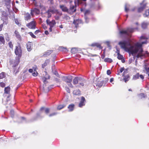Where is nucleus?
<instances>
[{
    "label": "nucleus",
    "instance_id": "obj_1",
    "mask_svg": "<svg viewBox=\"0 0 149 149\" xmlns=\"http://www.w3.org/2000/svg\"><path fill=\"white\" fill-rule=\"evenodd\" d=\"M147 42V41L146 40L142 42L141 43L137 42L134 45H132L131 44V41L129 39L127 40L120 41L119 42L118 44L122 48L128 52L129 54H137V57L141 58L144 56L142 45L143 44H146Z\"/></svg>",
    "mask_w": 149,
    "mask_h": 149
},
{
    "label": "nucleus",
    "instance_id": "obj_2",
    "mask_svg": "<svg viewBox=\"0 0 149 149\" xmlns=\"http://www.w3.org/2000/svg\"><path fill=\"white\" fill-rule=\"evenodd\" d=\"M72 79V76L70 75L63 77H62L63 80L66 82L69 86L71 87H72V85L71 83Z\"/></svg>",
    "mask_w": 149,
    "mask_h": 149
},
{
    "label": "nucleus",
    "instance_id": "obj_3",
    "mask_svg": "<svg viewBox=\"0 0 149 149\" xmlns=\"http://www.w3.org/2000/svg\"><path fill=\"white\" fill-rule=\"evenodd\" d=\"M134 29H138V28L136 27L135 28H128L126 30H123L120 31L121 34H124L126 35H129V33H132L134 31Z\"/></svg>",
    "mask_w": 149,
    "mask_h": 149
},
{
    "label": "nucleus",
    "instance_id": "obj_4",
    "mask_svg": "<svg viewBox=\"0 0 149 149\" xmlns=\"http://www.w3.org/2000/svg\"><path fill=\"white\" fill-rule=\"evenodd\" d=\"M46 22L49 26V31H50L51 32L52 31V28L56 24L55 20H53L52 21H50L49 19H48L46 20Z\"/></svg>",
    "mask_w": 149,
    "mask_h": 149
},
{
    "label": "nucleus",
    "instance_id": "obj_5",
    "mask_svg": "<svg viewBox=\"0 0 149 149\" xmlns=\"http://www.w3.org/2000/svg\"><path fill=\"white\" fill-rule=\"evenodd\" d=\"M36 23L34 20L26 24V26L29 28L35 29L36 28Z\"/></svg>",
    "mask_w": 149,
    "mask_h": 149
},
{
    "label": "nucleus",
    "instance_id": "obj_6",
    "mask_svg": "<svg viewBox=\"0 0 149 149\" xmlns=\"http://www.w3.org/2000/svg\"><path fill=\"white\" fill-rule=\"evenodd\" d=\"M15 52V54L19 56H21L22 55V51L20 46H16Z\"/></svg>",
    "mask_w": 149,
    "mask_h": 149
},
{
    "label": "nucleus",
    "instance_id": "obj_7",
    "mask_svg": "<svg viewBox=\"0 0 149 149\" xmlns=\"http://www.w3.org/2000/svg\"><path fill=\"white\" fill-rule=\"evenodd\" d=\"M76 6L75 4L74 5H71L70 6V8L68 9V13L72 14L73 13L75 12L76 10Z\"/></svg>",
    "mask_w": 149,
    "mask_h": 149
},
{
    "label": "nucleus",
    "instance_id": "obj_8",
    "mask_svg": "<svg viewBox=\"0 0 149 149\" xmlns=\"http://www.w3.org/2000/svg\"><path fill=\"white\" fill-rule=\"evenodd\" d=\"M40 10L36 8H34L31 10V14L32 17H33L34 14L38 15L40 14Z\"/></svg>",
    "mask_w": 149,
    "mask_h": 149
},
{
    "label": "nucleus",
    "instance_id": "obj_9",
    "mask_svg": "<svg viewBox=\"0 0 149 149\" xmlns=\"http://www.w3.org/2000/svg\"><path fill=\"white\" fill-rule=\"evenodd\" d=\"M82 81L84 82V79L80 77H76L73 79V83L74 84H76L80 82V81Z\"/></svg>",
    "mask_w": 149,
    "mask_h": 149
},
{
    "label": "nucleus",
    "instance_id": "obj_10",
    "mask_svg": "<svg viewBox=\"0 0 149 149\" xmlns=\"http://www.w3.org/2000/svg\"><path fill=\"white\" fill-rule=\"evenodd\" d=\"M43 77L42 78V80L43 81L44 83H45L46 81V80L49 79L50 78V76L47 74V72L45 71L43 73Z\"/></svg>",
    "mask_w": 149,
    "mask_h": 149
},
{
    "label": "nucleus",
    "instance_id": "obj_11",
    "mask_svg": "<svg viewBox=\"0 0 149 149\" xmlns=\"http://www.w3.org/2000/svg\"><path fill=\"white\" fill-rule=\"evenodd\" d=\"M55 13V10L52 9H49L48 11L46 12V13L47 14V17L49 18L51 17L52 14L54 13Z\"/></svg>",
    "mask_w": 149,
    "mask_h": 149
},
{
    "label": "nucleus",
    "instance_id": "obj_12",
    "mask_svg": "<svg viewBox=\"0 0 149 149\" xmlns=\"http://www.w3.org/2000/svg\"><path fill=\"white\" fill-rule=\"evenodd\" d=\"M145 1H143V2L141 3V7H139L138 9V12H141L144 9L146 8V4L144 2Z\"/></svg>",
    "mask_w": 149,
    "mask_h": 149
},
{
    "label": "nucleus",
    "instance_id": "obj_13",
    "mask_svg": "<svg viewBox=\"0 0 149 149\" xmlns=\"http://www.w3.org/2000/svg\"><path fill=\"white\" fill-rule=\"evenodd\" d=\"M139 77L142 79H144V76L142 75H139V73H137L136 75L133 76L132 79L134 80H136L138 79Z\"/></svg>",
    "mask_w": 149,
    "mask_h": 149
},
{
    "label": "nucleus",
    "instance_id": "obj_14",
    "mask_svg": "<svg viewBox=\"0 0 149 149\" xmlns=\"http://www.w3.org/2000/svg\"><path fill=\"white\" fill-rule=\"evenodd\" d=\"M85 100V98L83 97H81V100L80 103L79 104V106L80 107H81L85 105V103L84 102Z\"/></svg>",
    "mask_w": 149,
    "mask_h": 149
},
{
    "label": "nucleus",
    "instance_id": "obj_15",
    "mask_svg": "<svg viewBox=\"0 0 149 149\" xmlns=\"http://www.w3.org/2000/svg\"><path fill=\"white\" fill-rule=\"evenodd\" d=\"M60 8L63 11L68 13V9L65 5H60Z\"/></svg>",
    "mask_w": 149,
    "mask_h": 149
},
{
    "label": "nucleus",
    "instance_id": "obj_16",
    "mask_svg": "<svg viewBox=\"0 0 149 149\" xmlns=\"http://www.w3.org/2000/svg\"><path fill=\"white\" fill-rule=\"evenodd\" d=\"M31 18V15L29 13H26L24 14V18L25 20L28 21L30 20Z\"/></svg>",
    "mask_w": 149,
    "mask_h": 149
},
{
    "label": "nucleus",
    "instance_id": "obj_17",
    "mask_svg": "<svg viewBox=\"0 0 149 149\" xmlns=\"http://www.w3.org/2000/svg\"><path fill=\"white\" fill-rule=\"evenodd\" d=\"M10 1L11 0H5L4 1L5 3L6 6L8 10L10 8L11 6L10 5Z\"/></svg>",
    "mask_w": 149,
    "mask_h": 149
},
{
    "label": "nucleus",
    "instance_id": "obj_18",
    "mask_svg": "<svg viewBox=\"0 0 149 149\" xmlns=\"http://www.w3.org/2000/svg\"><path fill=\"white\" fill-rule=\"evenodd\" d=\"M81 20H74V21L73 22V24L75 25V27L77 28L78 26V24L81 23Z\"/></svg>",
    "mask_w": 149,
    "mask_h": 149
},
{
    "label": "nucleus",
    "instance_id": "obj_19",
    "mask_svg": "<svg viewBox=\"0 0 149 149\" xmlns=\"http://www.w3.org/2000/svg\"><path fill=\"white\" fill-rule=\"evenodd\" d=\"M1 19H8V15L5 11H3L2 13V15L1 17Z\"/></svg>",
    "mask_w": 149,
    "mask_h": 149
},
{
    "label": "nucleus",
    "instance_id": "obj_20",
    "mask_svg": "<svg viewBox=\"0 0 149 149\" xmlns=\"http://www.w3.org/2000/svg\"><path fill=\"white\" fill-rule=\"evenodd\" d=\"M15 33L16 38L20 41L21 40V37L19 33L17 31H15Z\"/></svg>",
    "mask_w": 149,
    "mask_h": 149
},
{
    "label": "nucleus",
    "instance_id": "obj_21",
    "mask_svg": "<svg viewBox=\"0 0 149 149\" xmlns=\"http://www.w3.org/2000/svg\"><path fill=\"white\" fill-rule=\"evenodd\" d=\"M91 46H96L97 47L99 48L100 49H101L102 47L101 46V45L98 43H94L91 44Z\"/></svg>",
    "mask_w": 149,
    "mask_h": 149
},
{
    "label": "nucleus",
    "instance_id": "obj_22",
    "mask_svg": "<svg viewBox=\"0 0 149 149\" xmlns=\"http://www.w3.org/2000/svg\"><path fill=\"white\" fill-rule=\"evenodd\" d=\"M27 48L29 51H30L32 49L31 45L30 42H28L27 44Z\"/></svg>",
    "mask_w": 149,
    "mask_h": 149
},
{
    "label": "nucleus",
    "instance_id": "obj_23",
    "mask_svg": "<svg viewBox=\"0 0 149 149\" xmlns=\"http://www.w3.org/2000/svg\"><path fill=\"white\" fill-rule=\"evenodd\" d=\"M10 91V88L9 86H8L5 88L4 89V93L6 94H9Z\"/></svg>",
    "mask_w": 149,
    "mask_h": 149
},
{
    "label": "nucleus",
    "instance_id": "obj_24",
    "mask_svg": "<svg viewBox=\"0 0 149 149\" xmlns=\"http://www.w3.org/2000/svg\"><path fill=\"white\" fill-rule=\"evenodd\" d=\"M52 52V51L49 50L45 52L43 55L44 56H47L49 55Z\"/></svg>",
    "mask_w": 149,
    "mask_h": 149
},
{
    "label": "nucleus",
    "instance_id": "obj_25",
    "mask_svg": "<svg viewBox=\"0 0 149 149\" xmlns=\"http://www.w3.org/2000/svg\"><path fill=\"white\" fill-rule=\"evenodd\" d=\"M74 106V105L73 104H71L69 106L68 108L69 109V111H72L73 110Z\"/></svg>",
    "mask_w": 149,
    "mask_h": 149
},
{
    "label": "nucleus",
    "instance_id": "obj_26",
    "mask_svg": "<svg viewBox=\"0 0 149 149\" xmlns=\"http://www.w3.org/2000/svg\"><path fill=\"white\" fill-rule=\"evenodd\" d=\"M5 40L3 37L0 36V44L1 45L2 44H4L5 43Z\"/></svg>",
    "mask_w": 149,
    "mask_h": 149
},
{
    "label": "nucleus",
    "instance_id": "obj_27",
    "mask_svg": "<svg viewBox=\"0 0 149 149\" xmlns=\"http://www.w3.org/2000/svg\"><path fill=\"white\" fill-rule=\"evenodd\" d=\"M50 62V61L49 60H46L45 63L42 65V68H44L45 66H46Z\"/></svg>",
    "mask_w": 149,
    "mask_h": 149
},
{
    "label": "nucleus",
    "instance_id": "obj_28",
    "mask_svg": "<svg viewBox=\"0 0 149 149\" xmlns=\"http://www.w3.org/2000/svg\"><path fill=\"white\" fill-rule=\"evenodd\" d=\"M73 94L74 95H80V92L79 90H75L73 91Z\"/></svg>",
    "mask_w": 149,
    "mask_h": 149
},
{
    "label": "nucleus",
    "instance_id": "obj_29",
    "mask_svg": "<svg viewBox=\"0 0 149 149\" xmlns=\"http://www.w3.org/2000/svg\"><path fill=\"white\" fill-rule=\"evenodd\" d=\"M148 24L147 23L143 22L141 24V27L143 29H146L148 26Z\"/></svg>",
    "mask_w": 149,
    "mask_h": 149
},
{
    "label": "nucleus",
    "instance_id": "obj_30",
    "mask_svg": "<svg viewBox=\"0 0 149 149\" xmlns=\"http://www.w3.org/2000/svg\"><path fill=\"white\" fill-rule=\"evenodd\" d=\"M129 79L130 76L128 75H127L125 76V77L123 79V80H124L125 82L126 83L129 80Z\"/></svg>",
    "mask_w": 149,
    "mask_h": 149
},
{
    "label": "nucleus",
    "instance_id": "obj_31",
    "mask_svg": "<svg viewBox=\"0 0 149 149\" xmlns=\"http://www.w3.org/2000/svg\"><path fill=\"white\" fill-rule=\"evenodd\" d=\"M19 58H16L15 62L14 63L15 64L13 65H14V67H15L19 63Z\"/></svg>",
    "mask_w": 149,
    "mask_h": 149
},
{
    "label": "nucleus",
    "instance_id": "obj_32",
    "mask_svg": "<svg viewBox=\"0 0 149 149\" xmlns=\"http://www.w3.org/2000/svg\"><path fill=\"white\" fill-rule=\"evenodd\" d=\"M1 19L3 22V23L1 24H3V25H6L8 23V19Z\"/></svg>",
    "mask_w": 149,
    "mask_h": 149
},
{
    "label": "nucleus",
    "instance_id": "obj_33",
    "mask_svg": "<svg viewBox=\"0 0 149 149\" xmlns=\"http://www.w3.org/2000/svg\"><path fill=\"white\" fill-rule=\"evenodd\" d=\"M55 13H56V15L59 16H61L62 15V13L60 11H58L57 10H55Z\"/></svg>",
    "mask_w": 149,
    "mask_h": 149
},
{
    "label": "nucleus",
    "instance_id": "obj_34",
    "mask_svg": "<svg viewBox=\"0 0 149 149\" xmlns=\"http://www.w3.org/2000/svg\"><path fill=\"white\" fill-rule=\"evenodd\" d=\"M130 6L129 4H126L125 6V10L126 12H127L129 10V7Z\"/></svg>",
    "mask_w": 149,
    "mask_h": 149
},
{
    "label": "nucleus",
    "instance_id": "obj_35",
    "mask_svg": "<svg viewBox=\"0 0 149 149\" xmlns=\"http://www.w3.org/2000/svg\"><path fill=\"white\" fill-rule=\"evenodd\" d=\"M118 58L119 60H121L123 58V56L122 55L120 54V52L118 53Z\"/></svg>",
    "mask_w": 149,
    "mask_h": 149
},
{
    "label": "nucleus",
    "instance_id": "obj_36",
    "mask_svg": "<svg viewBox=\"0 0 149 149\" xmlns=\"http://www.w3.org/2000/svg\"><path fill=\"white\" fill-rule=\"evenodd\" d=\"M104 61L105 62H108L109 63H111L112 62V59L109 58H105L104 59Z\"/></svg>",
    "mask_w": 149,
    "mask_h": 149
},
{
    "label": "nucleus",
    "instance_id": "obj_37",
    "mask_svg": "<svg viewBox=\"0 0 149 149\" xmlns=\"http://www.w3.org/2000/svg\"><path fill=\"white\" fill-rule=\"evenodd\" d=\"M65 106V105H60L58 106L57 107V109L58 110H61L63 108H64V107Z\"/></svg>",
    "mask_w": 149,
    "mask_h": 149
},
{
    "label": "nucleus",
    "instance_id": "obj_38",
    "mask_svg": "<svg viewBox=\"0 0 149 149\" xmlns=\"http://www.w3.org/2000/svg\"><path fill=\"white\" fill-rule=\"evenodd\" d=\"M5 74L4 72H2L0 74V79H2L5 77Z\"/></svg>",
    "mask_w": 149,
    "mask_h": 149
},
{
    "label": "nucleus",
    "instance_id": "obj_39",
    "mask_svg": "<svg viewBox=\"0 0 149 149\" xmlns=\"http://www.w3.org/2000/svg\"><path fill=\"white\" fill-rule=\"evenodd\" d=\"M71 51L72 53H75L76 52L77 50L75 48H72L71 50Z\"/></svg>",
    "mask_w": 149,
    "mask_h": 149
},
{
    "label": "nucleus",
    "instance_id": "obj_40",
    "mask_svg": "<svg viewBox=\"0 0 149 149\" xmlns=\"http://www.w3.org/2000/svg\"><path fill=\"white\" fill-rule=\"evenodd\" d=\"M85 82V80H84V82L83 81H80V82H79V84L81 86H83L84 85V83Z\"/></svg>",
    "mask_w": 149,
    "mask_h": 149
},
{
    "label": "nucleus",
    "instance_id": "obj_41",
    "mask_svg": "<svg viewBox=\"0 0 149 149\" xmlns=\"http://www.w3.org/2000/svg\"><path fill=\"white\" fill-rule=\"evenodd\" d=\"M38 74V72L34 70V72L32 73V75L33 76L35 77Z\"/></svg>",
    "mask_w": 149,
    "mask_h": 149
},
{
    "label": "nucleus",
    "instance_id": "obj_42",
    "mask_svg": "<svg viewBox=\"0 0 149 149\" xmlns=\"http://www.w3.org/2000/svg\"><path fill=\"white\" fill-rule=\"evenodd\" d=\"M145 15H146V17L148 16L149 15V10H146Z\"/></svg>",
    "mask_w": 149,
    "mask_h": 149
},
{
    "label": "nucleus",
    "instance_id": "obj_43",
    "mask_svg": "<svg viewBox=\"0 0 149 149\" xmlns=\"http://www.w3.org/2000/svg\"><path fill=\"white\" fill-rule=\"evenodd\" d=\"M60 48V49H61V50H62L64 52H67L68 51L67 49L66 48H63L62 47H61Z\"/></svg>",
    "mask_w": 149,
    "mask_h": 149
},
{
    "label": "nucleus",
    "instance_id": "obj_44",
    "mask_svg": "<svg viewBox=\"0 0 149 149\" xmlns=\"http://www.w3.org/2000/svg\"><path fill=\"white\" fill-rule=\"evenodd\" d=\"M139 97L141 98H142L143 97L144 98L145 97V95L143 93H141L140 94H139Z\"/></svg>",
    "mask_w": 149,
    "mask_h": 149
},
{
    "label": "nucleus",
    "instance_id": "obj_45",
    "mask_svg": "<svg viewBox=\"0 0 149 149\" xmlns=\"http://www.w3.org/2000/svg\"><path fill=\"white\" fill-rule=\"evenodd\" d=\"M29 34L33 38H36V36H35L33 34V33L31 32H30L29 33Z\"/></svg>",
    "mask_w": 149,
    "mask_h": 149
},
{
    "label": "nucleus",
    "instance_id": "obj_46",
    "mask_svg": "<svg viewBox=\"0 0 149 149\" xmlns=\"http://www.w3.org/2000/svg\"><path fill=\"white\" fill-rule=\"evenodd\" d=\"M0 85V86L2 87H4L5 86V84L3 82H1Z\"/></svg>",
    "mask_w": 149,
    "mask_h": 149
},
{
    "label": "nucleus",
    "instance_id": "obj_47",
    "mask_svg": "<svg viewBox=\"0 0 149 149\" xmlns=\"http://www.w3.org/2000/svg\"><path fill=\"white\" fill-rule=\"evenodd\" d=\"M8 45H9V47L10 48H13V46L12 43L11 42H9L8 43Z\"/></svg>",
    "mask_w": 149,
    "mask_h": 149
},
{
    "label": "nucleus",
    "instance_id": "obj_48",
    "mask_svg": "<svg viewBox=\"0 0 149 149\" xmlns=\"http://www.w3.org/2000/svg\"><path fill=\"white\" fill-rule=\"evenodd\" d=\"M45 111L46 113L47 114L48 113L49 111V109L48 108H46L45 109Z\"/></svg>",
    "mask_w": 149,
    "mask_h": 149
},
{
    "label": "nucleus",
    "instance_id": "obj_49",
    "mask_svg": "<svg viewBox=\"0 0 149 149\" xmlns=\"http://www.w3.org/2000/svg\"><path fill=\"white\" fill-rule=\"evenodd\" d=\"M56 114L57 113H53L50 114L49 115V117H51L52 116L56 115Z\"/></svg>",
    "mask_w": 149,
    "mask_h": 149
},
{
    "label": "nucleus",
    "instance_id": "obj_50",
    "mask_svg": "<svg viewBox=\"0 0 149 149\" xmlns=\"http://www.w3.org/2000/svg\"><path fill=\"white\" fill-rule=\"evenodd\" d=\"M107 74L108 75H109L111 74V71L110 70H108L107 71Z\"/></svg>",
    "mask_w": 149,
    "mask_h": 149
},
{
    "label": "nucleus",
    "instance_id": "obj_51",
    "mask_svg": "<svg viewBox=\"0 0 149 149\" xmlns=\"http://www.w3.org/2000/svg\"><path fill=\"white\" fill-rule=\"evenodd\" d=\"M90 13V11L89 10H86L85 13V16H86V15L88 14L89 13Z\"/></svg>",
    "mask_w": 149,
    "mask_h": 149
},
{
    "label": "nucleus",
    "instance_id": "obj_52",
    "mask_svg": "<svg viewBox=\"0 0 149 149\" xmlns=\"http://www.w3.org/2000/svg\"><path fill=\"white\" fill-rule=\"evenodd\" d=\"M85 19L86 23H88V19L86 17V16H85Z\"/></svg>",
    "mask_w": 149,
    "mask_h": 149
},
{
    "label": "nucleus",
    "instance_id": "obj_53",
    "mask_svg": "<svg viewBox=\"0 0 149 149\" xmlns=\"http://www.w3.org/2000/svg\"><path fill=\"white\" fill-rule=\"evenodd\" d=\"M124 70V68H122L120 69V73L122 72Z\"/></svg>",
    "mask_w": 149,
    "mask_h": 149
},
{
    "label": "nucleus",
    "instance_id": "obj_54",
    "mask_svg": "<svg viewBox=\"0 0 149 149\" xmlns=\"http://www.w3.org/2000/svg\"><path fill=\"white\" fill-rule=\"evenodd\" d=\"M108 81V79L107 78H105L104 79V80L103 81L105 82L106 83H107Z\"/></svg>",
    "mask_w": 149,
    "mask_h": 149
},
{
    "label": "nucleus",
    "instance_id": "obj_55",
    "mask_svg": "<svg viewBox=\"0 0 149 149\" xmlns=\"http://www.w3.org/2000/svg\"><path fill=\"white\" fill-rule=\"evenodd\" d=\"M65 88V89L67 91L68 93H70V90H69V88H68L66 87Z\"/></svg>",
    "mask_w": 149,
    "mask_h": 149
},
{
    "label": "nucleus",
    "instance_id": "obj_56",
    "mask_svg": "<svg viewBox=\"0 0 149 149\" xmlns=\"http://www.w3.org/2000/svg\"><path fill=\"white\" fill-rule=\"evenodd\" d=\"M60 17V16L56 15L55 17V18L56 19L58 20L59 19Z\"/></svg>",
    "mask_w": 149,
    "mask_h": 149
},
{
    "label": "nucleus",
    "instance_id": "obj_57",
    "mask_svg": "<svg viewBox=\"0 0 149 149\" xmlns=\"http://www.w3.org/2000/svg\"><path fill=\"white\" fill-rule=\"evenodd\" d=\"M15 23L17 24H19V23L18 22L17 19H15Z\"/></svg>",
    "mask_w": 149,
    "mask_h": 149
},
{
    "label": "nucleus",
    "instance_id": "obj_58",
    "mask_svg": "<svg viewBox=\"0 0 149 149\" xmlns=\"http://www.w3.org/2000/svg\"><path fill=\"white\" fill-rule=\"evenodd\" d=\"M104 57H105V53H104V52L103 53V54L101 56V57L102 58H104Z\"/></svg>",
    "mask_w": 149,
    "mask_h": 149
},
{
    "label": "nucleus",
    "instance_id": "obj_59",
    "mask_svg": "<svg viewBox=\"0 0 149 149\" xmlns=\"http://www.w3.org/2000/svg\"><path fill=\"white\" fill-rule=\"evenodd\" d=\"M10 113L12 115H13L14 114V111L13 110H11L10 111Z\"/></svg>",
    "mask_w": 149,
    "mask_h": 149
},
{
    "label": "nucleus",
    "instance_id": "obj_60",
    "mask_svg": "<svg viewBox=\"0 0 149 149\" xmlns=\"http://www.w3.org/2000/svg\"><path fill=\"white\" fill-rule=\"evenodd\" d=\"M3 27V24H1L0 25V31H1Z\"/></svg>",
    "mask_w": 149,
    "mask_h": 149
},
{
    "label": "nucleus",
    "instance_id": "obj_61",
    "mask_svg": "<svg viewBox=\"0 0 149 149\" xmlns=\"http://www.w3.org/2000/svg\"><path fill=\"white\" fill-rule=\"evenodd\" d=\"M29 72L30 73H32L33 72V70L32 69H30L29 70Z\"/></svg>",
    "mask_w": 149,
    "mask_h": 149
},
{
    "label": "nucleus",
    "instance_id": "obj_62",
    "mask_svg": "<svg viewBox=\"0 0 149 149\" xmlns=\"http://www.w3.org/2000/svg\"><path fill=\"white\" fill-rule=\"evenodd\" d=\"M45 33L46 35H48L49 34L48 31H45Z\"/></svg>",
    "mask_w": 149,
    "mask_h": 149
},
{
    "label": "nucleus",
    "instance_id": "obj_63",
    "mask_svg": "<svg viewBox=\"0 0 149 149\" xmlns=\"http://www.w3.org/2000/svg\"><path fill=\"white\" fill-rule=\"evenodd\" d=\"M45 109V108L44 107H42L40 108V111H42L44 110Z\"/></svg>",
    "mask_w": 149,
    "mask_h": 149
},
{
    "label": "nucleus",
    "instance_id": "obj_64",
    "mask_svg": "<svg viewBox=\"0 0 149 149\" xmlns=\"http://www.w3.org/2000/svg\"><path fill=\"white\" fill-rule=\"evenodd\" d=\"M54 74L56 75V76H58V73L56 71H55L54 72Z\"/></svg>",
    "mask_w": 149,
    "mask_h": 149
}]
</instances>
